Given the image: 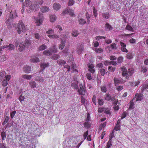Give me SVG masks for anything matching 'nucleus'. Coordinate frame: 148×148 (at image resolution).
<instances>
[{
	"label": "nucleus",
	"mask_w": 148,
	"mask_h": 148,
	"mask_svg": "<svg viewBox=\"0 0 148 148\" xmlns=\"http://www.w3.org/2000/svg\"><path fill=\"white\" fill-rule=\"evenodd\" d=\"M34 19H35L36 25L39 26L41 25L44 19V17L42 13L39 12L36 18L34 17Z\"/></svg>",
	"instance_id": "1"
},
{
	"label": "nucleus",
	"mask_w": 148,
	"mask_h": 148,
	"mask_svg": "<svg viewBox=\"0 0 148 148\" xmlns=\"http://www.w3.org/2000/svg\"><path fill=\"white\" fill-rule=\"evenodd\" d=\"M25 28L24 23L21 21H19L17 26L18 33L20 34L21 32H25Z\"/></svg>",
	"instance_id": "2"
},
{
	"label": "nucleus",
	"mask_w": 148,
	"mask_h": 148,
	"mask_svg": "<svg viewBox=\"0 0 148 148\" xmlns=\"http://www.w3.org/2000/svg\"><path fill=\"white\" fill-rule=\"evenodd\" d=\"M79 88L77 92L80 95H84L85 93V90L82 84H79Z\"/></svg>",
	"instance_id": "3"
},
{
	"label": "nucleus",
	"mask_w": 148,
	"mask_h": 148,
	"mask_svg": "<svg viewBox=\"0 0 148 148\" xmlns=\"http://www.w3.org/2000/svg\"><path fill=\"white\" fill-rule=\"evenodd\" d=\"M15 15L14 12H13L12 11L11 12H10V14L8 15V17H7L6 19H8L7 21H6V24H10V23H9L10 21L14 17V16Z\"/></svg>",
	"instance_id": "4"
},
{
	"label": "nucleus",
	"mask_w": 148,
	"mask_h": 148,
	"mask_svg": "<svg viewBox=\"0 0 148 148\" xmlns=\"http://www.w3.org/2000/svg\"><path fill=\"white\" fill-rule=\"evenodd\" d=\"M29 8L33 11H36L39 9L40 6L34 3L32 4Z\"/></svg>",
	"instance_id": "5"
},
{
	"label": "nucleus",
	"mask_w": 148,
	"mask_h": 148,
	"mask_svg": "<svg viewBox=\"0 0 148 148\" xmlns=\"http://www.w3.org/2000/svg\"><path fill=\"white\" fill-rule=\"evenodd\" d=\"M84 46L82 44H79L77 47V52L79 54H80L84 50Z\"/></svg>",
	"instance_id": "6"
},
{
	"label": "nucleus",
	"mask_w": 148,
	"mask_h": 148,
	"mask_svg": "<svg viewBox=\"0 0 148 148\" xmlns=\"http://www.w3.org/2000/svg\"><path fill=\"white\" fill-rule=\"evenodd\" d=\"M105 99L107 101H109L111 100V101H114L115 99L114 97H111L110 95L109 94H106L104 97Z\"/></svg>",
	"instance_id": "7"
},
{
	"label": "nucleus",
	"mask_w": 148,
	"mask_h": 148,
	"mask_svg": "<svg viewBox=\"0 0 148 148\" xmlns=\"http://www.w3.org/2000/svg\"><path fill=\"white\" fill-rule=\"evenodd\" d=\"M31 67L29 66H25L23 68V71L26 73H29L31 71Z\"/></svg>",
	"instance_id": "8"
},
{
	"label": "nucleus",
	"mask_w": 148,
	"mask_h": 148,
	"mask_svg": "<svg viewBox=\"0 0 148 148\" xmlns=\"http://www.w3.org/2000/svg\"><path fill=\"white\" fill-rule=\"evenodd\" d=\"M61 40V42L59 45V48L60 49H62L65 45L66 41L65 40H63L62 39H60Z\"/></svg>",
	"instance_id": "9"
},
{
	"label": "nucleus",
	"mask_w": 148,
	"mask_h": 148,
	"mask_svg": "<svg viewBox=\"0 0 148 148\" xmlns=\"http://www.w3.org/2000/svg\"><path fill=\"white\" fill-rule=\"evenodd\" d=\"M53 6L54 9L56 11L59 10L61 7V5H60L56 3H54Z\"/></svg>",
	"instance_id": "10"
},
{
	"label": "nucleus",
	"mask_w": 148,
	"mask_h": 148,
	"mask_svg": "<svg viewBox=\"0 0 148 148\" xmlns=\"http://www.w3.org/2000/svg\"><path fill=\"white\" fill-rule=\"evenodd\" d=\"M25 47H26L24 45V43H20L19 44L18 48V50L20 52H21L23 51Z\"/></svg>",
	"instance_id": "11"
},
{
	"label": "nucleus",
	"mask_w": 148,
	"mask_h": 148,
	"mask_svg": "<svg viewBox=\"0 0 148 148\" xmlns=\"http://www.w3.org/2000/svg\"><path fill=\"white\" fill-rule=\"evenodd\" d=\"M40 10L42 12H49V9L48 7L47 6H43L40 8Z\"/></svg>",
	"instance_id": "12"
},
{
	"label": "nucleus",
	"mask_w": 148,
	"mask_h": 148,
	"mask_svg": "<svg viewBox=\"0 0 148 148\" xmlns=\"http://www.w3.org/2000/svg\"><path fill=\"white\" fill-rule=\"evenodd\" d=\"M31 2L28 0H26L25 2L23 3V6L28 7L31 5Z\"/></svg>",
	"instance_id": "13"
},
{
	"label": "nucleus",
	"mask_w": 148,
	"mask_h": 148,
	"mask_svg": "<svg viewBox=\"0 0 148 148\" xmlns=\"http://www.w3.org/2000/svg\"><path fill=\"white\" fill-rule=\"evenodd\" d=\"M121 69L122 71V75L123 77H125L127 75V71L126 68L124 67H121Z\"/></svg>",
	"instance_id": "14"
},
{
	"label": "nucleus",
	"mask_w": 148,
	"mask_h": 148,
	"mask_svg": "<svg viewBox=\"0 0 148 148\" xmlns=\"http://www.w3.org/2000/svg\"><path fill=\"white\" fill-rule=\"evenodd\" d=\"M22 77L25 79L27 80H30L31 79L32 76L31 75H28L27 74H25L22 75Z\"/></svg>",
	"instance_id": "15"
},
{
	"label": "nucleus",
	"mask_w": 148,
	"mask_h": 148,
	"mask_svg": "<svg viewBox=\"0 0 148 148\" xmlns=\"http://www.w3.org/2000/svg\"><path fill=\"white\" fill-rule=\"evenodd\" d=\"M105 29L106 30H110L112 29V27L111 25L108 23H106L105 25Z\"/></svg>",
	"instance_id": "16"
},
{
	"label": "nucleus",
	"mask_w": 148,
	"mask_h": 148,
	"mask_svg": "<svg viewBox=\"0 0 148 148\" xmlns=\"http://www.w3.org/2000/svg\"><path fill=\"white\" fill-rule=\"evenodd\" d=\"M114 84L115 86L117 85L120 84L121 83V81L119 80L118 79L114 77Z\"/></svg>",
	"instance_id": "17"
},
{
	"label": "nucleus",
	"mask_w": 148,
	"mask_h": 148,
	"mask_svg": "<svg viewBox=\"0 0 148 148\" xmlns=\"http://www.w3.org/2000/svg\"><path fill=\"white\" fill-rule=\"evenodd\" d=\"M40 65L42 68L45 69L46 67L49 66V64L48 63H41L40 64Z\"/></svg>",
	"instance_id": "18"
},
{
	"label": "nucleus",
	"mask_w": 148,
	"mask_h": 148,
	"mask_svg": "<svg viewBox=\"0 0 148 148\" xmlns=\"http://www.w3.org/2000/svg\"><path fill=\"white\" fill-rule=\"evenodd\" d=\"M8 50L10 51L14 50L15 49V46L12 44H10L9 45H7Z\"/></svg>",
	"instance_id": "19"
},
{
	"label": "nucleus",
	"mask_w": 148,
	"mask_h": 148,
	"mask_svg": "<svg viewBox=\"0 0 148 148\" xmlns=\"http://www.w3.org/2000/svg\"><path fill=\"white\" fill-rule=\"evenodd\" d=\"M50 21L51 22H53L56 19V16L54 15H51L50 16Z\"/></svg>",
	"instance_id": "20"
},
{
	"label": "nucleus",
	"mask_w": 148,
	"mask_h": 148,
	"mask_svg": "<svg viewBox=\"0 0 148 148\" xmlns=\"http://www.w3.org/2000/svg\"><path fill=\"white\" fill-rule=\"evenodd\" d=\"M112 136L111 137V138H109V140L108 141L107 144V148H109L110 147V146L112 145Z\"/></svg>",
	"instance_id": "21"
},
{
	"label": "nucleus",
	"mask_w": 148,
	"mask_h": 148,
	"mask_svg": "<svg viewBox=\"0 0 148 148\" xmlns=\"http://www.w3.org/2000/svg\"><path fill=\"white\" fill-rule=\"evenodd\" d=\"M29 85L32 88H34L36 87V83L33 81H30L29 83Z\"/></svg>",
	"instance_id": "22"
},
{
	"label": "nucleus",
	"mask_w": 148,
	"mask_h": 148,
	"mask_svg": "<svg viewBox=\"0 0 148 148\" xmlns=\"http://www.w3.org/2000/svg\"><path fill=\"white\" fill-rule=\"evenodd\" d=\"M143 95L142 93H140L138 94L136 99V101H141L143 99Z\"/></svg>",
	"instance_id": "23"
},
{
	"label": "nucleus",
	"mask_w": 148,
	"mask_h": 148,
	"mask_svg": "<svg viewBox=\"0 0 148 148\" xmlns=\"http://www.w3.org/2000/svg\"><path fill=\"white\" fill-rule=\"evenodd\" d=\"M102 16L103 18L106 19H108L110 17L109 14L108 12L103 13L102 14Z\"/></svg>",
	"instance_id": "24"
},
{
	"label": "nucleus",
	"mask_w": 148,
	"mask_h": 148,
	"mask_svg": "<svg viewBox=\"0 0 148 148\" xmlns=\"http://www.w3.org/2000/svg\"><path fill=\"white\" fill-rule=\"evenodd\" d=\"M43 54L46 56H50L51 55V51L48 49L47 50L43 52Z\"/></svg>",
	"instance_id": "25"
},
{
	"label": "nucleus",
	"mask_w": 148,
	"mask_h": 148,
	"mask_svg": "<svg viewBox=\"0 0 148 148\" xmlns=\"http://www.w3.org/2000/svg\"><path fill=\"white\" fill-rule=\"evenodd\" d=\"M79 24L83 25L86 23V22L84 19L81 18L79 20Z\"/></svg>",
	"instance_id": "26"
},
{
	"label": "nucleus",
	"mask_w": 148,
	"mask_h": 148,
	"mask_svg": "<svg viewBox=\"0 0 148 148\" xmlns=\"http://www.w3.org/2000/svg\"><path fill=\"white\" fill-rule=\"evenodd\" d=\"M134 72V70L132 69H129L127 71V75H131Z\"/></svg>",
	"instance_id": "27"
},
{
	"label": "nucleus",
	"mask_w": 148,
	"mask_h": 148,
	"mask_svg": "<svg viewBox=\"0 0 148 148\" xmlns=\"http://www.w3.org/2000/svg\"><path fill=\"white\" fill-rule=\"evenodd\" d=\"M48 36L50 38H59L58 36L56 34L48 35Z\"/></svg>",
	"instance_id": "28"
},
{
	"label": "nucleus",
	"mask_w": 148,
	"mask_h": 148,
	"mask_svg": "<svg viewBox=\"0 0 148 148\" xmlns=\"http://www.w3.org/2000/svg\"><path fill=\"white\" fill-rule=\"evenodd\" d=\"M50 51H51V53L52 52L54 53H56L57 52V48L55 46H53V47L51 48Z\"/></svg>",
	"instance_id": "29"
},
{
	"label": "nucleus",
	"mask_w": 148,
	"mask_h": 148,
	"mask_svg": "<svg viewBox=\"0 0 148 148\" xmlns=\"http://www.w3.org/2000/svg\"><path fill=\"white\" fill-rule=\"evenodd\" d=\"M47 48L45 44H43L40 45L38 48L39 50L42 51L44 50Z\"/></svg>",
	"instance_id": "30"
},
{
	"label": "nucleus",
	"mask_w": 148,
	"mask_h": 148,
	"mask_svg": "<svg viewBox=\"0 0 148 148\" xmlns=\"http://www.w3.org/2000/svg\"><path fill=\"white\" fill-rule=\"evenodd\" d=\"M30 61L33 62H39V60L38 58H32Z\"/></svg>",
	"instance_id": "31"
},
{
	"label": "nucleus",
	"mask_w": 148,
	"mask_h": 148,
	"mask_svg": "<svg viewBox=\"0 0 148 148\" xmlns=\"http://www.w3.org/2000/svg\"><path fill=\"white\" fill-rule=\"evenodd\" d=\"M57 62L59 65L64 64L66 63V62L62 60H58Z\"/></svg>",
	"instance_id": "32"
},
{
	"label": "nucleus",
	"mask_w": 148,
	"mask_h": 148,
	"mask_svg": "<svg viewBox=\"0 0 148 148\" xmlns=\"http://www.w3.org/2000/svg\"><path fill=\"white\" fill-rule=\"evenodd\" d=\"M31 42L29 40H26L24 44L25 46L27 48L28 47V46L31 44Z\"/></svg>",
	"instance_id": "33"
},
{
	"label": "nucleus",
	"mask_w": 148,
	"mask_h": 148,
	"mask_svg": "<svg viewBox=\"0 0 148 148\" xmlns=\"http://www.w3.org/2000/svg\"><path fill=\"white\" fill-rule=\"evenodd\" d=\"M1 136L2 140H4L6 138L5 132L4 131L2 132L1 133Z\"/></svg>",
	"instance_id": "34"
},
{
	"label": "nucleus",
	"mask_w": 148,
	"mask_h": 148,
	"mask_svg": "<svg viewBox=\"0 0 148 148\" xmlns=\"http://www.w3.org/2000/svg\"><path fill=\"white\" fill-rule=\"evenodd\" d=\"M101 91L104 92H106L107 91V88L105 85H103L101 87Z\"/></svg>",
	"instance_id": "35"
},
{
	"label": "nucleus",
	"mask_w": 148,
	"mask_h": 148,
	"mask_svg": "<svg viewBox=\"0 0 148 148\" xmlns=\"http://www.w3.org/2000/svg\"><path fill=\"white\" fill-rule=\"evenodd\" d=\"M93 12L95 17H96L97 16L98 14L97 13V10L94 7H93Z\"/></svg>",
	"instance_id": "36"
},
{
	"label": "nucleus",
	"mask_w": 148,
	"mask_h": 148,
	"mask_svg": "<svg viewBox=\"0 0 148 148\" xmlns=\"http://www.w3.org/2000/svg\"><path fill=\"white\" fill-rule=\"evenodd\" d=\"M99 72L102 76H104L106 72L105 69H101L99 70Z\"/></svg>",
	"instance_id": "37"
},
{
	"label": "nucleus",
	"mask_w": 148,
	"mask_h": 148,
	"mask_svg": "<svg viewBox=\"0 0 148 148\" xmlns=\"http://www.w3.org/2000/svg\"><path fill=\"white\" fill-rule=\"evenodd\" d=\"M72 34L73 36L76 37L77 36L78 34L77 31L75 30L73 31Z\"/></svg>",
	"instance_id": "38"
},
{
	"label": "nucleus",
	"mask_w": 148,
	"mask_h": 148,
	"mask_svg": "<svg viewBox=\"0 0 148 148\" xmlns=\"http://www.w3.org/2000/svg\"><path fill=\"white\" fill-rule=\"evenodd\" d=\"M126 29L129 31H133V28L130 25H127L126 27Z\"/></svg>",
	"instance_id": "39"
},
{
	"label": "nucleus",
	"mask_w": 148,
	"mask_h": 148,
	"mask_svg": "<svg viewBox=\"0 0 148 148\" xmlns=\"http://www.w3.org/2000/svg\"><path fill=\"white\" fill-rule=\"evenodd\" d=\"M60 57V56L58 54H54L52 57V59L53 60H56Z\"/></svg>",
	"instance_id": "40"
},
{
	"label": "nucleus",
	"mask_w": 148,
	"mask_h": 148,
	"mask_svg": "<svg viewBox=\"0 0 148 148\" xmlns=\"http://www.w3.org/2000/svg\"><path fill=\"white\" fill-rule=\"evenodd\" d=\"M71 86L74 89H77L78 88V84L76 83L72 84Z\"/></svg>",
	"instance_id": "41"
},
{
	"label": "nucleus",
	"mask_w": 148,
	"mask_h": 148,
	"mask_svg": "<svg viewBox=\"0 0 148 148\" xmlns=\"http://www.w3.org/2000/svg\"><path fill=\"white\" fill-rule=\"evenodd\" d=\"M127 58L128 59H130L133 58V55L132 53H129L127 55Z\"/></svg>",
	"instance_id": "42"
},
{
	"label": "nucleus",
	"mask_w": 148,
	"mask_h": 148,
	"mask_svg": "<svg viewBox=\"0 0 148 148\" xmlns=\"http://www.w3.org/2000/svg\"><path fill=\"white\" fill-rule=\"evenodd\" d=\"M111 48L112 49H117V46L116 44L114 43H113L110 45Z\"/></svg>",
	"instance_id": "43"
},
{
	"label": "nucleus",
	"mask_w": 148,
	"mask_h": 148,
	"mask_svg": "<svg viewBox=\"0 0 148 148\" xmlns=\"http://www.w3.org/2000/svg\"><path fill=\"white\" fill-rule=\"evenodd\" d=\"M75 1L73 0H69L68 3V5L69 6L73 5Z\"/></svg>",
	"instance_id": "44"
},
{
	"label": "nucleus",
	"mask_w": 148,
	"mask_h": 148,
	"mask_svg": "<svg viewBox=\"0 0 148 148\" xmlns=\"http://www.w3.org/2000/svg\"><path fill=\"white\" fill-rule=\"evenodd\" d=\"M11 76L10 75H6L4 77V79L3 80H5L7 82L9 81L10 79Z\"/></svg>",
	"instance_id": "45"
},
{
	"label": "nucleus",
	"mask_w": 148,
	"mask_h": 148,
	"mask_svg": "<svg viewBox=\"0 0 148 148\" xmlns=\"http://www.w3.org/2000/svg\"><path fill=\"white\" fill-rule=\"evenodd\" d=\"M146 88H148V84L143 85L141 90V92H143L144 90Z\"/></svg>",
	"instance_id": "46"
},
{
	"label": "nucleus",
	"mask_w": 148,
	"mask_h": 148,
	"mask_svg": "<svg viewBox=\"0 0 148 148\" xmlns=\"http://www.w3.org/2000/svg\"><path fill=\"white\" fill-rule=\"evenodd\" d=\"M140 83V81L138 80H137L135 82H133L132 85V86H137Z\"/></svg>",
	"instance_id": "47"
},
{
	"label": "nucleus",
	"mask_w": 148,
	"mask_h": 148,
	"mask_svg": "<svg viewBox=\"0 0 148 148\" xmlns=\"http://www.w3.org/2000/svg\"><path fill=\"white\" fill-rule=\"evenodd\" d=\"M4 73L5 72L4 71L0 72V81L2 80L3 77L4 76Z\"/></svg>",
	"instance_id": "48"
},
{
	"label": "nucleus",
	"mask_w": 148,
	"mask_h": 148,
	"mask_svg": "<svg viewBox=\"0 0 148 148\" xmlns=\"http://www.w3.org/2000/svg\"><path fill=\"white\" fill-rule=\"evenodd\" d=\"M126 46H123V47H121V51L123 52H125L127 53L128 52V50L126 48Z\"/></svg>",
	"instance_id": "49"
},
{
	"label": "nucleus",
	"mask_w": 148,
	"mask_h": 148,
	"mask_svg": "<svg viewBox=\"0 0 148 148\" xmlns=\"http://www.w3.org/2000/svg\"><path fill=\"white\" fill-rule=\"evenodd\" d=\"M95 50L97 52L99 53H101L103 52V50L101 48H96L95 49Z\"/></svg>",
	"instance_id": "50"
},
{
	"label": "nucleus",
	"mask_w": 148,
	"mask_h": 148,
	"mask_svg": "<svg viewBox=\"0 0 148 148\" xmlns=\"http://www.w3.org/2000/svg\"><path fill=\"white\" fill-rule=\"evenodd\" d=\"M114 129L116 131L119 130L120 129V125L117 124L115 126Z\"/></svg>",
	"instance_id": "51"
},
{
	"label": "nucleus",
	"mask_w": 148,
	"mask_h": 148,
	"mask_svg": "<svg viewBox=\"0 0 148 148\" xmlns=\"http://www.w3.org/2000/svg\"><path fill=\"white\" fill-rule=\"evenodd\" d=\"M98 103L100 105H102L103 103V101L102 99H99L98 100Z\"/></svg>",
	"instance_id": "52"
},
{
	"label": "nucleus",
	"mask_w": 148,
	"mask_h": 148,
	"mask_svg": "<svg viewBox=\"0 0 148 148\" xmlns=\"http://www.w3.org/2000/svg\"><path fill=\"white\" fill-rule=\"evenodd\" d=\"M6 56L5 55L2 56L1 58V61L3 62L5 61L6 60Z\"/></svg>",
	"instance_id": "53"
},
{
	"label": "nucleus",
	"mask_w": 148,
	"mask_h": 148,
	"mask_svg": "<svg viewBox=\"0 0 148 148\" xmlns=\"http://www.w3.org/2000/svg\"><path fill=\"white\" fill-rule=\"evenodd\" d=\"M134 103L133 102H131L130 103V106L129 109H132L134 108Z\"/></svg>",
	"instance_id": "54"
},
{
	"label": "nucleus",
	"mask_w": 148,
	"mask_h": 148,
	"mask_svg": "<svg viewBox=\"0 0 148 148\" xmlns=\"http://www.w3.org/2000/svg\"><path fill=\"white\" fill-rule=\"evenodd\" d=\"M106 125V122H105L102 124H101V125L99 127V128L102 129L103 127H105Z\"/></svg>",
	"instance_id": "55"
},
{
	"label": "nucleus",
	"mask_w": 148,
	"mask_h": 148,
	"mask_svg": "<svg viewBox=\"0 0 148 148\" xmlns=\"http://www.w3.org/2000/svg\"><path fill=\"white\" fill-rule=\"evenodd\" d=\"M46 33L48 34H52L54 33L53 30L52 29H50L46 32Z\"/></svg>",
	"instance_id": "56"
},
{
	"label": "nucleus",
	"mask_w": 148,
	"mask_h": 148,
	"mask_svg": "<svg viewBox=\"0 0 148 148\" xmlns=\"http://www.w3.org/2000/svg\"><path fill=\"white\" fill-rule=\"evenodd\" d=\"M106 37L104 36H97L96 37V39L97 40H99V39H102V38H105Z\"/></svg>",
	"instance_id": "57"
},
{
	"label": "nucleus",
	"mask_w": 148,
	"mask_h": 148,
	"mask_svg": "<svg viewBox=\"0 0 148 148\" xmlns=\"http://www.w3.org/2000/svg\"><path fill=\"white\" fill-rule=\"evenodd\" d=\"M16 113V112L15 111H13L11 113L10 116L11 118L12 119L14 117Z\"/></svg>",
	"instance_id": "58"
},
{
	"label": "nucleus",
	"mask_w": 148,
	"mask_h": 148,
	"mask_svg": "<svg viewBox=\"0 0 148 148\" xmlns=\"http://www.w3.org/2000/svg\"><path fill=\"white\" fill-rule=\"evenodd\" d=\"M105 110V108H99L98 109V112H99L101 113L104 111Z\"/></svg>",
	"instance_id": "59"
},
{
	"label": "nucleus",
	"mask_w": 148,
	"mask_h": 148,
	"mask_svg": "<svg viewBox=\"0 0 148 148\" xmlns=\"http://www.w3.org/2000/svg\"><path fill=\"white\" fill-rule=\"evenodd\" d=\"M68 13H69L70 15L71 16H73L74 15L73 11L69 9V12Z\"/></svg>",
	"instance_id": "60"
},
{
	"label": "nucleus",
	"mask_w": 148,
	"mask_h": 148,
	"mask_svg": "<svg viewBox=\"0 0 148 148\" xmlns=\"http://www.w3.org/2000/svg\"><path fill=\"white\" fill-rule=\"evenodd\" d=\"M114 101L113 104L114 106H116L117 104V103L118 102V99L115 98V99H114V101Z\"/></svg>",
	"instance_id": "61"
},
{
	"label": "nucleus",
	"mask_w": 148,
	"mask_h": 148,
	"mask_svg": "<svg viewBox=\"0 0 148 148\" xmlns=\"http://www.w3.org/2000/svg\"><path fill=\"white\" fill-rule=\"evenodd\" d=\"M84 126L85 127H86L88 128L90 127V125L88 123L85 122L84 123Z\"/></svg>",
	"instance_id": "62"
},
{
	"label": "nucleus",
	"mask_w": 148,
	"mask_h": 148,
	"mask_svg": "<svg viewBox=\"0 0 148 148\" xmlns=\"http://www.w3.org/2000/svg\"><path fill=\"white\" fill-rule=\"evenodd\" d=\"M105 41L106 43L108 44L111 43L112 42V41L110 39L105 40Z\"/></svg>",
	"instance_id": "63"
},
{
	"label": "nucleus",
	"mask_w": 148,
	"mask_h": 148,
	"mask_svg": "<svg viewBox=\"0 0 148 148\" xmlns=\"http://www.w3.org/2000/svg\"><path fill=\"white\" fill-rule=\"evenodd\" d=\"M2 83V85L3 86H6L8 84V82L4 80H3Z\"/></svg>",
	"instance_id": "64"
}]
</instances>
